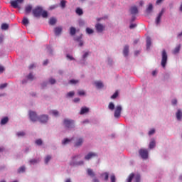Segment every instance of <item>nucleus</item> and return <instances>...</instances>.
<instances>
[{
  "label": "nucleus",
  "instance_id": "obj_49",
  "mask_svg": "<svg viewBox=\"0 0 182 182\" xmlns=\"http://www.w3.org/2000/svg\"><path fill=\"white\" fill-rule=\"evenodd\" d=\"M111 182H116V176L114 175H112L110 176Z\"/></svg>",
  "mask_w": 182,
  "mask_h": 182
},
{
  "label": "nucleus",
  "instance_id": "obj_38",
  "mask_svg": "<svg viewBox=\"0 0 182 182\" xmlns=\"http://www.w3.org/2000/svg\"><path fill=\"white\" fill-rule=\"evenodd\" d=\"M9 28V26L7 23H3L1 25V29H3L4 31H6V29H8Z\"/></svg>",
  "mask_w": 182,
  "mask_h": 182
},
{
  "label": "nucleus",
  "instance_id": "obj_27",
  "mask_svg": "<svg viewBox=\"0 0 182 182\" xmlns=\"http://www.w3.org/2000/svg\"><path fill=\"white\" fill-rule=\"evenodd\" d=\"M89 112V108L87 107H82L80 112V114H85V113H87Z\"/></svg>",
  "mask_w": 182,
  "mask_h": 182
},
{
  "label": "nucleus",
  "instance_id": "obj_34",
  "mask_svg": "<svg viewBox=\"0 0 182 182\" xmlns=\"http://www.w3.org/2000/svg\"><path fill=\"white\" fill-rule=\"evenodd\" d=\"M49 23L50 25H55V23H56V18H50Z\"/></svg>",
  "mask_w": 182,
  "mask_h": 182
},
{
  "label": "nucleus",
  "instance_id": "obj_58",
  "mask_svg": "<svg viewBox=\"0 0 182 182\" xmlns=\"http://www.w3.org/2000/svg\"><path fill=\"white\" fill-rule=\"evenodd\" d=\"M67 58L68 59H70V60H75V58L70 55H67Z\"/></svg>",
  "mask_w": 182,
  "mask_h": 182
},
{
  "label": "nucleus",
  "instance_id": "obj_15",
  "mask_svg": "<svg viewBox=\"0 0 182 182\" xmlns=\"http://www.w3.org/2000/svg\"><path fill=\"white\" fill-rule=\"evenodd\" d=\"M54 32H55V34L57 36L60 35V33H62V27H56L54 29Z\"/></svg>",
  "mask_w": 182,
  "mask_h": 182
},
{
  "label": "nucleus",
  "instance_id": "obj_63",
  "mask_svg": "<svg viewBox=\"0 0 182 182\" xmlns=\"http://www.w3.org/2000/svg\"><path fill=\"white\" fill-rule=\"evenodd\" d=\"M80 98H75L73 100V102H75V103H77V102H80Z\"/></svg>",
  "mask_w": 182,
  "mask_h": 182
},
{
  "label": "nucleus",
  "instance_id": "obj_26",
  "mask_svg": "<svg viewBox=\"0 0 182 182\" xmlns=\"http://www.w3.org/2000/svg\"><path fill=\"white\" fill-rule=\"evenodd\" d=\"M150 46H151V39L150 38H147V39H146V49H150Z\"/></svg>",
  "mask_w": 182,
  "mask_h": 182
},
{
  "label": "nucleus",
  "instance_id": "obj_11",
  "mask_svg": "<svg viewBox=\"0 0 182 182\" xmlns=\"http://www.w3.org/2000/svg\"><path fill=\"white\" fill-rule=\"evenodd\" d=\"M97 154L90 152L85 156V160H90L94 157H97Z\"/></svg>",
  "mask_w": 182,
  "mask_h": 182
},
{
  "label": "nucleus",
  "instance_id": "obj_5",
  "mask_svg": "<svg viewBox=\"0 0 182 182\" xmlns=\"http://www.w3.org/2000/svg\"><path fill=\"white\" fill-rule=\"evenodd\" d=\"M122 114V106L118 105L116 107L114 112V117L116 119H119Z\"/></svg>",
  "mask_w": 182,
  "mask_h": 182
},
{
  "label": "nucleus",
  "instance_id": "obj_10",
  "mask_svg": "<svg viewBox=\"0 0 182 182\" xmlns=\"http://www.w3.org/2000/svg\"><path fill=\"white\" fill-rule=\"evenodd\" d=\"M23 2V0H13L10 2V4L13 8H18V4H22Z\"/></svg>",
  "mask_w": 182,
  "mask_h": 182
},
{
  "label": "nucleus",
  "instance_id": "obj_23",
  "mask_svg": "<svg viewBox=\"0 0 182 182\" xmlns=\"http://www.w3.org/2000/svg\"><path fill=\"white\" fill-rule=\"evenodd\" d=\"M70 34L71 36L76 35V28L75 27L70 28Z\"/></svg>",
  "mask_w": 182,
  "mask_h": 182
},
{
  "label": "nucleus",
  "instance_id": "obj_45",
  "mask_svg": "<svg viewBox=\"0 0 182 182\" xmlns=\"http://www.w3.org/2000/svg\"><path fill=\"white\" fill-rule=\"evenodd\" d=\"M41 16H43V18H46L48 16V11L43 10L41 13Z\"/></svg>",
  "mask_w": 182,
  "mask_h": 182
},
{
  "label": "nucleus",
  "instance_id": "obj_50",
  "mask_svg": "<svg viewBox=\"0 0 182 182\" xmlns=\"http://www.w3.org/2000/svg\"><path fill=\"white\" fill-rule=\"evenodd\" d=\"M49 82L51 84V85H55V83H56V80L53 79V78H50L49 80Z\"/></svg>",
  "mask_w": 182,
  "mask_h": 182
},
{
  "label": "nucleus",
  "instance_id": "obj_2",
  "mask_svg": "<svg viewBox=\"0 0 182 182\" xmlns=\"http://www.w3.org/2000/svg\"><path fill=\"white\" fill-rule=\"evenodd\" d=\"M82 156L80 155H76L75 156H73L72 161L70 162V166H82L84 164L83 161H80L78 162H76V159H80Z\"/></svg>",
  "mask_w": 182,
  "mask_h": 182
},
{
  "label": "nucleus",
  "instance_id": "obj_24",
  "mask_svg": "<svg viewBox=\"0 0 182 182\" xmlns=\"http://www.w3.org/2000/svg\"><path fill=\"white\" fill-rule=\"evenodd\" d=\"M9 119L8 118V117H5L4 118H3L1 121V126H4V124H6V123H8Z\"/></svg>",
  "mask_w": 182,
  "mask_h": 182
},
{
  "label": "nucleus",
  "instance_id": "obj_29",
  "mask_svg": "<svg viewBox=\"0 0 182 182\" xmlns=\"http://www.w3.org/2000/svg\"><path fill=\"white\" fill-rule=\"evenodd\" d=\"M181 48V46H180V45L178 46H176V47L175 48V49L173 50V53L174 55H176V53H178V52H180Z\"/></svg>",
  "mask_w": 182,
  "mask_h": 182
},
{
  "label": "nucleus",
  "instance_id": "obj_40",
  "mask_svg": "<svg viewBox=\"0 0 182 182\" xmlns=\"http://www.w3.org/2000/svg\"><path fill=\"white\" fill-rule=\"evenodd\" d=\"M52 159V156H50V155H48L46 159H45V163L46 164H48V163H49V161Z\"/></svg>",
  "mask_w": 182,
  "mask_h": 182
},
{
  "label": "nucleus",
  "instance_id": "obj_8",
  "mask_svg": "<svg viewBox=\"0 0 182 182\" xmlns=\"http://www.w3.org/2000/svg\"><path fill=\"white\" fill-rule=\"evenodd\" d=\"M165 11L166 10L164 9H162L160 13L159 14L155 21L156 25H159L160 23V21H161V16H163V14H164Z\"/></svg>",
  "mask_w": 182,
  "mask_h": 182
},
{
  "label": "nucleus",
  "instance_id": "obj_54",
  "mask_svg": "<svg viewBox=\"0 0 182 182\" xmlns=\"http://www.w3.org/2000/svg\"><path fill=\"white\" fill-rule=\"evenodd\" d=\"M6 86H8V83L1 84L0 85V89H5Z\"/></svg>",
  "mask_w": 182,
  "mask_h": 182
},
{
  "label": "nucleus",
  "instance_id": "obj_42",
  "mask_svg": "<svg viewBox=\"0 0 182 182\" xmlns=\"http://www.w3.org/2000/svg\"><path fill=\"white\" fill-rule=\"evenodd\" d=\"M77 93L79 96H85V95H86V92H85L83 90H78Z\"/></svg>",
  "mask_w": 182,
  "mask_h": 182
},
{
  "label": "nucleus",
  "instance_id": "obj_9",
  "mask_svg": "<svg viewBox=\"0 0 182 182\" xmlns=\"http://www.w3.org/2000/svg\"><path fill=\"white\" fill-rule=\"evenodd\" d=\"M41 123H47L48 120H49V117L48 115L43 114L38 117V119Z\"/></svg>",
  "mask_w": 182,
  "mask_h": 182
},
{
  "label": "nucleus",
  "instance_id": "obj_48",
  "mask_svg": "<svg viewBox=\"0 0 182 182\" xmlns=\"http://www.w3.org/2000/svg\"><path fill=\"white\" fill-rule=\"evenodd\" d=\"M117 96H119V92H115L111 97V99H116V97H117Z\"/></svg>",
  "mask_w": 182,
  "mask_h": 182
},
{
  "label": "nucleus",
  "instance_id": "obj_18",
  "mask_svg": "<svg viewBox=\"0 0 182 182\" xmlns=\"http://www.w3.org/2000/svg\"><path fill=\"white\" fill-rule=\"evenodd\" d=\"M75 41H76V42H79L80 46H83V41H82V36L75 38Z\"/></svg>",
  "mask_w": 182,
  "mask_h": 182
},
{
  "label": "nucleus",
  "instance_id": "obj_13",
  "mask_svg": "<svg viewBox=\"0 0 182 182\" xmlns=\"http://www.w3.org/2000/svg\"><path fill=\"white\" fill-rule=\"evenodd\" d=\"M130 13L131 15H136V14H139V9H137V6H133L130 8Z\"/></svg>",
  "mask_w": 182,
  "mask_h": 182
},
{
  "label": "nucleus",
  "instance_id": "obj_52",
  "mask_svg": "<svg viewBox=\"0 0 182 182\" xmlns=\"http://www.w3.org/2000/svg\"><path fill=\"white\" fill-rule=\"evenodd\" d=\"M17 136H18V137L23 136H25V132H18V133H17Z\"/></svg>",
  "mask_w": 182,
  "mask_h": 182
},
{
  "label": "nucleus",
  "instance_id": "obj_62",
  "mask_svg": "<svg viewBox=\"0 0 182 182\" xmlns=\"http://www.w3.org/2000/svg\"><path fill=\"white\" fill-rule=\"evenodd\" d=\"M171 103H172V105H177V100H176V99L173 100L172 102H171Z\"/></svg>",
  "mask_w": 182,
  "mask_h": 182
},
{
  "label": "nucleus",
  "instance_id": "obj_39",
  "mask_svg": "<svg viewBox=\"0 0 182 182\" xmlns=\"http://www.w3.org/2000/svg\"><path fill=\"white\" fill-rule=\"evenodd\" d=\"M61 8H65L66 6V1L65 0H62L60 1V4Z\"/></svg>",
  "mask_w": 182,
  "mask_h": 182
},
{
  "label": "nucleus",
  "instance_id": "obj_32",
  "mask_svg": "<svg viewBox=\"0 0 182 182\" xmlns=\"http://www.w3.org/2000/svg\"><path fill=\"white\" fill-rule=\"evenodd\" d=\"M25 170H26V168H25V166H21L20 168H18V173H19V174H21V173H25Z\"/></svg>",
  "mask_w": 182,
  "mask_h": 182
},
{
  "label": "nucleus",
  "instance_id": "obj_64",
  "mask_svg": "<svg viewBox=\"0 0 182 182\" xmlns=\"http://www.w3.org/2000/svg\"><path fill=\"white\" fill-rule=\"evenodd\" d=\"M93 182H100L97 178H94L92 180Z\"/></svg>",
  "mask_w": 182,
  "mask_h": 182
},
{
  "label": "nucleus",
  "instance_id": "obj_59",
  "mask_svg": "<svg viewBox=\"0 0 182 182\" xmlns=\"http://www.w3.org/2000/svg\"><path fill=\"white\" fill-rule=\"evenodd\" d=\"M4 42V36L2 34H0V43H2Z\"/></svg>",
  "mask_w": 182,
  "mask_h": 182
},
{
  "label": "nucleus",
  "instance_id": "obj_7",
  "mask_svg": "<svg viewBox=\"0 0 182 182\" xmlns=\"http://www.w3.org/2000/svg\"><path fill=\"white\" fill-rule=\"evenodd\" d=\"M29 117H30L31 122H36L39 119V117H38V115L36 114V112H35L33 111L29 112Z\"/></svg>",
  "mask_w": 182,
  "mask_h": 182
},
{
  "label": "nucleus",
  "instance_id": "obj_47",
  "mask_svg": "<svg viewBox=\"0 0 182 182\" xmlns=\"http://www.w3.org/2000/svg\"><path fill=\"white\" fill-rule=\"evenodd\" d=\"M42 143H43L42 139H37L36 141V144H37V146H42Z\"/></svg>",
  "mask_w": 182,
  "mask_h": 182
},
{
  "label": "nucleus",
  "instance_id": "obj_56",
  "mask_svg": "<svg viewBox=\"0 0 182 182\" xmlns=\"http://www.w3.org/2000/svg\"><path fill=\"white\" fill-rule=\"evenodd\" d=\"M135 181L136 182H140V175H136L135 176Z\"/></svg>",
  "mask_w": 182,
  "mask_h": 182
},
{
  "label": "nucleus",
  "instance_id": "obj_53",
  "mask_svg": "<svg viewBox=\"0 0 182 182\" xmlns=\"http://www.w3.org/2000/svg\"><path fill=\"white\" fill-rule=\"evenodd\" d=\"M39 161V159H32L30 161V163L31 164H35V163H38Z\"/></svg>",
  "mask_w": 182,
  "mask_h": 182
},
{
  "label": "nucleus",
  "instance_id": "obj_25",
  "mask_svg": "<svg viewBox=\"0 0 182 182\" xmlns=\"http://www.w3.org/2000/svg\"><path fill=\"white\" fill-rule=\"evenodd\" d=\"M50 113V114H53V116H55V117H58V116H59V111L56 109L51 110Z\"/></svg>",
  "mask_w": 182,
  "mask_h": 182
},
{
  "label": "nucleus",
  "instance_id": "obj_16",
  "mask_svg": "<svg viewBox=\"0 0 182 182\" xmlns=\"http://www.w3.org/2000/svg\"><path fill=\"white\" fill-rule=\"evenodd\" d=\"M124 56H129V46H125L123 50Z\"/></svg>",
  "mask_w": 182,
  "mask_h": 182
},
{
  "label": "nucleus",
  "instance_id": "obj_33",
  "mask_svg": "<svg viewBox=\"0 0 182 182\" xmlns=\"http://www.w3.org/2000/svg\"><path fill=\"white\" fill-rule=\"evenodd\" d=\"M102 176H104V180H105V181H107V180H109V173L105 172L102 173Z\"/></svg>",
  "mask_w": 182,
  "mask_h": 182
},
{
  "label": "nucleus",
  "instance_id": "obj_22",
  "mask_svg": "<svg viewBox=\"0 0 182 182\" xmlns=\"http://www.w3.org/2000/svg\"><path fill=\"white\" fill-rule=\"evenodd\" d=\"M31 11H32V6L28 5L27 6H26L25 8L26 14H31Z\"/></svg>",
  "mask_w": 182,
  "mask_h": 182
},
{
  "label": "nucleus",
  "instance_id": "obj_3",
  "mask_svg": "<svg viewBox=\"0 0 182 182\" xmlns=\"http://www.w3.org/2000/svg\"><path fill=\"white\" fill-rule=\"evenodd\" d=\"M63 124L66 129H73V127H75V122L72 119H64Z\"/></svg>",
  "mask_w": 182,
  "mask_h": 182
},
{
  "label": "nucleus",
  "instance_id": "obj_35",
  "mask_svg": "<svg viewBox=\"0 0 182 182\" xmlns=\"http://www.w3.org/2000/svg\"><path fill=\"white\" fill-rule=\"evenodd\" d=\"M108 109L112 111L114 110V104H113V102H109L108 105Z\"/></svg>",
  "mask_w": 182,
  "mask_h": 182
},
{
  "label": "nucleus",
  "instance_id": "obj_12",
  "mask_svg": "<svg viewBox=\"0 0 182 182\" xmlns=\"http://www.w3.org/2000/svg\"><path fill=\"white\" fill-rule=\"evenodd\" d=\"M95 28H96L97 32H99L100 33H102V32L105 31V26L100 23H97L95 25Z\"/></svg>",
  "mask_w": 182,
  "mask_h": 182
},
{
  "label": "nucleus",
  "instance_id": "obj_57",
  "mask_svg": "<svg viewBox=\"0 0 182 182\" xmlns=\"http://www.w3.org/2000/svg\"><path fill=\"white\" fill-rule=\"evenodd\" d=\"M136 26H137V24L132 23L129 26V28L130 29H134V28H136Z\"/></svg>",
  "mask_w": 182,
  "mask_h": 182
},
{
  "label": "nucleus",
  "instance_id": "obj_21",
  "mask_svg": "<svg viewBox=\"0 0 182 182\" xmlns=\"http://www.w3.org/2000/svg\"><path fill=\"white\" fill-rule=\"evenodd\" d=\"M87 173L88 176H90V177H95L96 176L95 174V172H93V170H92L91 168H88L87 170Z\"/></svg>",
  "mask_w": 182,
  "mask_h": 182
},
{
  "label": "nucleus",
  "instance_id": "obj_28",
  "mask_svg": "<svg viewBox=\"0 0 182 182\" xmlns=\"http://www.w3.org/2000/svg\"><path fill=\"white\" fill-rule=\"evenodd\" d=\"M156 147V141L152 139L149 144V149H154Z\"/></svg>",
  "mask_w": 182,
  "mask_h": 182
},
{
  "label": "nucleus",
  "instance_id": "obj_41",
  "mask_svg": "<svg viewBox=\"0 0 182 182\" xmlns=\"http://www.w3.org/2000/svg\"><path fill=\"white\" fill-rule=\"evenodd\" d=\"M86 32H87V33H88V35H92V33H93V29H92L90 28H87Z\"/></svg>",
  "mask_w": 182,
  "mask_h": 182
},
{
  "label": "nucleus",
  "instance_id": "obj_6",
  "mask_svg": "<svg viewBox=\"0 0 182 182\" xmlns=\"http://www.w3.org/2000/svg\"><path fill=\"white\" fill-rule=\"evenodd\" d=\"M139 153L141 159H146L149 157V151L146 149H140Z\"/></svg>",
  "mask_w": 182,
  "mask_h": 182
},
{
  "label": "nucleus",
  "instance_id": "obj_60",
  "mask_svg": "<svg viewBox=\"0 0 182 182\" xmlns=\"http://www.w3.org/2000/svg\"><path fill=\"white\" fill-rule=\"evenodd\" d=\"M89 56V52H86L83 55H82V58L86 59V57Z\"/></svg>",
  "mask_w": 182,
  "mask_h": 182
},
{
  "label": "nucleus",
  "instance_id": "obj_30",
  "mask_svg": "<svg viewBox=\"0 0 182 182\" xmlns=\"http://www.w3.org/2000/svg\"><path fill=\"white\" fill-rule=\"evenodd\" d=\"M133 178H134V173H130L128 178L127 179V182H132Z\"/></svg>",
  "mask_w": 182,
  "mask_h": 182
},
{
  "label": "nucleus",
  "instance_id": "obj_44",
  "mask_svg": "<svg viewBox=\"0 0 182 182\" xmlns=\"http://www.w3.org/2000/svg\"><path fill=\"white\" fill-rule=\"evenodd\" d=\"M73 96H75V92L71 91L67 94V97H73Z\"/></svg>",
  "mask_w": 182,
  "mask_h": 182
},
{
  "label": "nucleus",
  "instance_id": "obj_20",
  "mask_svg": "<svg viewBox=\"0 0 182 182\" xmlns=\"http://www.w3.org/2000/svg\"><path fill=\"white\" fill-rule=\"evenodd\" d=\"M95 85L96 87H97V89H102V87H103V82H102L100 81H96L95 82Z\"/></svg>",
  "mask_w": 182,
  "mask_h": 182
},
{
  "label": "nucleus",
  "instance_id": "obj_43",
  "mask_svg": "<svg viewBox=\"0 0 182 182\" xmlns=\"http://www.w3.org/2000/svg\"><path fill=\"white\" fill-rule=\"evenodd\" d=\"M69 83H70L71 85H76V83H79V80H70L69 81Z\"/></svg>",
  "mask_w": 182,
  "mask_h": 182
},
{
  "label": "nucleus",
  "instance_id": "obj_61",
  "mask_svg": "<svg viewBox=\"0 0 182 182\" xmlns=\"http://www.w3.org/2000/svg\"><path fill=\"white\" fill-rule=\"evenodd\" d=\"M4 70H5V68H4V66L0 65V73H2V72H4Z\"/></svg>",
  "mask_w": 182,
  "mask_h": 182
},
{
  "label": "nucleus",
  "instance_id": "obj_14",
  "mask_svg": "<svg viewBox=\"0 0 182 182\" xmlns=\"http://www.w3.org/2000/svg\"><path fill=\"white\" fill-rule=\"evenodd\" d=\"M82 144H83V139L79 138L78 139H77L75 146V147H79V146H82Z\"/></svg>",
  "mask_w": 182,
  "mask_h": 182
},
{
  "label": "nucleus",
  "instance_id": "obj_17",
  "mask_svg": "<svg viewBox=\"0 0 182 182\" xmlns=\"http://www.w3.org/2000/svg\"><path fill=\"white\" fill-rule=\"evenodd\" d=\"M176 115L177 120H181V117H182L181 109H178Z\"/></svg>",
  "mask_w": 182,
  "mask_h": 182
},
{
  "label": "nucleus",
  "instance_id": "obj_51",
  "mask_svg": "<svg viewBox=\"0 0 182 182\" xmlns=\"http://www.w3.org/2000/svg\"><path fill=\"white\" fill-rule=\"evenodd\" d=\"M154 133H156V130L152 129L149 132V136H151L152 134H154Z\"/></svg>",
  "mask_w": 182,
  "mask_h": 182
},
{
  "label": "nucleus",
  "instance_id": "obj_36",
  "mask_svg": "<svg viewBox=\"0 0 182 182\" xmlns=\"http://www.w3.org/2000/svg\"><path fill=\"white\" fill-rule=\"evenodd\" d=\"M70 141H72V139H68V138H66V139H65L63 141H62V143H63V144H69V143H70Z\"/></svg>",
  "mask_w": 182,
  "mask_h": 182
},
{
  "label": "nucleus",
  "instance_id": "obj_46",
  "mask_svg": "<svg viewBox=\"0 0 182 182\" xmlns=\"http://www.w3.org/2000/svg\"><path fill=\"white\" fill-rule=\"evenodd\" d=\"M28 79L29 80H33V79H35V77L33 76V75L32 73H29L28 75Z\"/></svg>",
  "mask_w": 182,
  "mask_h": 182
},
{
  "label": "nucleus",
  "instance_id": "obj_55",
  "mask_svg": "<svg viewBox=\"0 0 182 182\" xmlns=\"http://www.w3.org/2000/svg\"><path fill=\"white\" fill-rule=\"evenodd\" d=\"M58 4L52 5L50 6V9L52 11L53 9H56L58 8Z\"/></svg>",
  "mask_w": 182,
  "mask_h": 182
},
{
  "label": "nucleus",
  "instance_id": "obj_1",
  "mask_svg": "<svg viewBox=\"0 0 182 182\" xmlns=\"http://www.w3.org/2000/svg\"><path fill=\"white\" fill-rule=\"evenodd\" d=\"M168 59V56L167 55V52L166 50H163L161 53V65L162 68H166V65H167V60Z\"/></svg>",
  "mask_w": 182,
  "mask_h": 182
},
{
  "label": "nucleus",
  "instance_id": "obj_31",
  "mask_svg": "<svg viewBox=\"0 0 182 182\" xmlns=\"http://www.w3.org/2000/svg\"><path fill=\"white\" fill-rule=\"evenodd\" d=\"M76 14L77 15H83V10H82V9L80 8H77V9L75 10Z\"/></svg>",
  "mask_w": 182,
  "mask_h": 182
},
{
  "label": "nucleus",
  "instance_id": "obj_37",
  "mask_svg": "<svg viewBox=\"0 0 182 182\" xmlns=\"http://www.w3.org/2000/svg\"><path fill=\"white\" fill-rule=\"evenodd\" d=\"M23 25H28L29 24V20H28L27 18H23L22 21Z\"/></svg>",
  "mask_w": 182,
  "mask_h": 182
},
{
  "label": "nucleus",
  "instance_id": "obj_19",
  "mask_svg": "<svg viewBox=\"0 0 182 182\" xmlns=\"http://www.w3.org/2000/svg\"><path fill=\"white\" fill-rule=\"evenodd\" d=\"M153 11V4H149L148 8L146 9V14H151Z\"/></svg>",
  "mask_w": 182,
  "mask_h": 182
},
{
  "label": "nucleus",
  "instance_id": "obj_4",
  "mask_svg": "<svg viewBox=\"0 0 182 182\" xmlns=\"http://www.w3.org/2000/svg\"><path fill=\"white\" fill-rule=\"evenodd\" d=\"M43 9L41 6H37L34 9H33V15L35 18H39L42 15V12Z\"/></svg>",
  "mask_w": 182,
  "mask_h": 182
}]
</instances>
